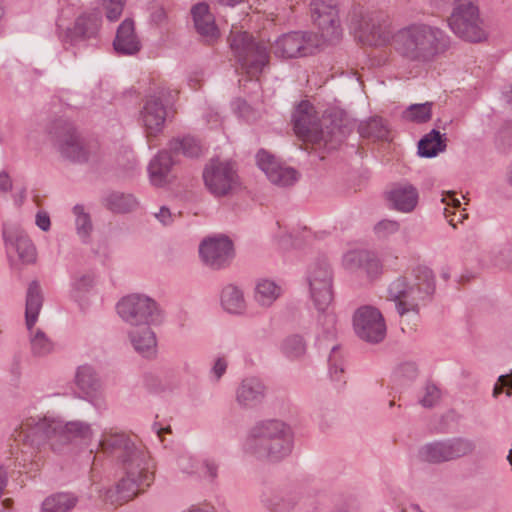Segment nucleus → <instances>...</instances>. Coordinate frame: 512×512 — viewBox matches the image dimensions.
<instances>
[{
	"mask_svg": "<svg viewBox=\"0 0 512 512\" xmlns=\"http://www.w3.org/2000/svg\"><path fill=\"white\" fill-rule=\"evenodd\" d=\"M100 451L113 458L124 472L116 485L117 501L124 503L142 493L154 481L155 465L149 452L122 432L105 431L99 440Z\"/></svg>",
	"mask_w": 512,
	"mask_h": 512,
	"instance_id": "nucleus-1",
	"label": "nucleus"
},
{
	"mask_svg": "<svg viewBox=\"0 0 512 512\" xmlns=\"http://www.w3.org/2000/svg\"><path fill=\"white\" fill-rule=\"evenodd\" d=\"M395 50L405 59L429 63L445 53L450 37L439 27L422 22L409 24L393 36Z\"/></svg>",
	"mask_w": 512,
	"mask_h": 512,
	"instance_id": "nucleus-2",
	"label": "nucleus"
},
{
	"mask_svg": "<svg viewBox=\"0 0 512 512\" xmlns=\"http://www.w3.org/2000/svg\"><path fill=\"white\" fill-rule=\"evenodd\" d=\"M20 436L32 445L39 446L46 441L56 451L74 439L89 440L92 437L91 425L83 421L63 423L52 417H30L21 424Z\"/></svg>",
	"mask_w": 512,
	"mask_h": 512,
	"instance_id": "nucleus-3",
	"label": "nucleus"
},
{
	"mask_svg": "<svg viewBox=\"0 0 512 512\" xmlns=\"http://www.w3.org/2000/svg\"><path fill=\"white\" fill-rule=\"evenodd\" d=\"M292 448V431L280 420L261 421L254 425L243 446L246 454L259 460L273 462L288 456Z\"/></svg>",
	"mask_w": 512,
	"mask_h": 512,
	"instance_id": "nucleus-4",
	"label": "nucleus"
},
{
	"mask_svg": "<svg viewBox=\"0 0 512 512\" xmlns=\"http://www.w3.org/2000/svg\"><path fill=\"white\" fill-rule=\"evenodd\" d=\"M295 133L304 140L334 149L346 137V128L328 117L318 119L314 107L302 101L293 113Z\"/></svg>",
	"mask_w": 512,
	"mask_h": 512,
	"instance_id": "nucleus-5",
	"label": "nucleus"
},
{
	"mask_svg": "<svg viewBox=\"0 0 512 512\" xmlns=\"http://www.w3.org/2000/svg\"><path fill=\"white\" fill-rule=\"evenodd\" d=\"M435 290V281L432 271L427 267H417L413 275L399 277L394 280L388 289L391 300L396 304L400 316L406 313L419 312L420 302L430 296Z\"/></svg>",
	"mask_w": 512,
	"mask_h": 512,
	"instance_id": "nucleus-6",
	"label": "nucleus"
},
{
	"mask_svg": "<svg viewBox=\"0 0 512 512\" xmlns=\"http://www.w3.org/2000/svg\"><path fill=\"white\" fill-rule=\"evenodd\" d=\"M229 43L241 67L251 76L260 74L269 63L267 45L245 31L231 30Z\"/></svg>",
	"mask_w": 512,
	"mask_h": 512,
	"instance_id": "nucleus-7",
	"label": "nucleus"
},
{
	"mask_svg": "<svg viewBox=\"0 0 512 512\" xmlns=\"http://www.w3.org/2000/svg\"><path fill=\"white\" fill-rule=\"evenodd\" d=\"M202 177L205 188L216 198L232 196L241 186L236 164L230 160H209Z\"/></svg>",
	"mask_w": 512,
	"mask_h": 512,
	"instance_id": "nucleus-8",
	"label": "nucleus"
},
{
	"mask_svg": "<svg viewBox=\"0 0 512 512\" xmlns=\"http://www.w3.org/2000/svg\"><path fill=\"white\" fill-rule=\"evenodd\" d=\"M350 26L358 33L362 43L371 46L385 45L392 36L389 17L383 12L354 10L350 18Z\"/></svg>",
	"mask_w": 512,
	"mask_h": 512,
	"instance_id": "nucleus-9",
	"label": "nucleus"
},
{
	"mask_svg": "<svg viewBox=\"0 0 512 512\" xmlns=\"http://www.w3.org/2000/svg\"><path fill=\"white\" fill-rule=\"evenodd\" d=\"M475 449L476 444L472 439L452 437L423 445L419 450V458L427 463L441 464L469 456Z\"/></svg>",
	"mask_w": 512,
	"mask_h": 512,
	"instance_id": "nucleus-10",
	"label": "nucleus"
},
{
	"mask_svg": "<svg viewBox=\"0 0 512 512\" xmlns=\"http://www.w3.org/2000/svg\"><path fill=\"white\" fill-rule=\"evenodd\" d=\"M306 281L315 307L324 313L333 300V271L326 258H318L310 263Z\"/></svg>",
	"mask_w": 512,
	"mask_h": 512,
	"instance_id": "nucleus-11",
	"label": "nucleus"
},
{
	"mask_svg": "<svg viewBox=\"0 0 512 512\" xmlns=\"http://www.w3.org/2000/svg\"><path fill=\"white\" fill-rule=\"evenodd\" d=\"M117 312L124 322L136 328L161 321L157 303L152 298L141 294L123 297L117 304Z\"/></svg>",
	"mask_w": 512,
	"mask_h": 512,
	"instance_id": "nucleus-12",
	"label": "nucleus"
},
{
	"mask_svg": "<svg viewBox=\"0 0 512 512\" xmlns=\"http://www.w3.org/2000/svg\"><path fill=\"white\" fill-rule=\"evenodd\" d=\"M478 7L469 0H464L453 8L448 18V25L452 32L469 42H480L486 34L482 26Z\"/></svg>",
	"mask_w": 512,
	"mask_h": 512,
	"instance_id": "nucleus-13",
	"label": "nucleus"
},
{
	"mask_svg": "<svg viewBox=\"0 0 512 512\" xmlns=\"http://www.w3.org/2000/svg\"><path fill=\"white\" fill-rule=\"evenodd\" d=\"M50 134L54 137L57 150L63 158L75 163H84L88 160L89 152L85 143L71 122L64 119L56 120Z\"/></svg>",
	"mask_w": 512,
	"mask_h": 512,
	"instance_id": "nucleus-14",
	"label": "nucleus"
},
{
	"mask_svg": "<svg viewBox=\"0 0 512 512\" xmlns=\"http://www.w3.org/2000/svg\"><path fill=\"white\" fill-rule=\"evenodd\" d=\"M318 44L317 36L311 32H290L278 37L272 49L276 57L291 59L312 54Z\"/></svg>",
	"mask_w": 512,
	"mask_h": 512,
	"instance_id": "nucleus-15",
	"label": "nucleus"
},
{
	"mask_svg": "<svg viewBox=\"0 0 512 512\" xmlns=\"http://www.w3.org/2000/svg\"><path fill=\"white\" fill-rule=\"evenodd\" d=\"M356 335L363 341L376 344L386 336V324L381 312L372 306L358 308L353 317Z\"/></svg>",
	"mask_w": 512,
	"mask_h": 512,
	"instance_id": "nucleus-16",
	"label": "nucleus"
},
{
	"mask_svg": "<svg viewBox=\"0 0 512 512\" xmlns=\"http://www.w3.org/2000/svg\"><path fill=\"white\" fill-rule=\"evenodd\" d=\"M166 90L160 89L148 95L140 110V122L145 129L148 141L159 135L164 128L167 118V105L164 103Z\"/></svg>",
	"mask_w": 512,
	"mask_h": 512,
	"instance_id": "nucleus-17",
	"label": "nucleus"
},
{
	"mask_svg": "<svg viewBox=\"0 0 512 512\" xmlns=\"http://www.w3.org/2000/svg\"><path fill=\"white\" fill-rule=\"evenodd\" d=\"M311 17L321 31L325 41L337 40L341 35L339 13L336 0H312Z\"/></svg>",
	"mask_w": 512,
	"mask_h": 512,
	"instance_id": "nucleus-18",
	"label": "nucleus"
},
{
	"mask_svg": "<svg viewBox=\"0 0 512 512\" xmlns=\"http://www.w3.org/2000/svg\"><path fill=\"white\" fill-rule=\"evenodd\" d=\"M199 254L205 265L212 269H221L234 256L233 244L227 237L209 238L200 244Z\"/></svg>",
	"mask_w": 512,
	"mask_h": 512,
	"instance_id": "nucleus-19",
	"label": "nucleus"
},
{
	"mask_svg": "<svg viewBox=\"0 0 512 512\" xmlns=\"http://www.w3.org/2000/svg\"><path fill=\"white\" fill-rule=\"evenodd\" d=\"M259 168L266 174L271 183L286 187L293 185L298 179L295 169L282 165L272 154L260 150L256 155Z\"/></svg>",
	"mask_w": 512,
	"mask_h": 512,
	"instance_id": "nucleus-20",
	"label": "nucleus"
},
{
	"mask_svg": "<svg viewBox=\"0 0 512 512\" xmlns=\"http://www.w3.org/2000/svg\"><path fill=\"white\" fill-rule=\"evenodd\" d=\"M101 25V15L98 11L80 15L73 25L67 28L60 38L64 44L76 46L79 43L96 37Z\"/></svg>",
	"mask_w": 512,
	"mask_h": 512,
	"instance_id": "nucleus-21",
	"label": "nucleus"
},
{
	"mask_svg": "<svg viewBox=\"0 0 512 512\" xmlns=\"http://www.w3.org/2000/svg\"><path fill=\"white\" fill-rule=\"evenodd\" d=\"M343 264L346 269L363 272L369 278L378 276L382 271V264L376 254L367 250L349 251L344 255Z\"/></svg>",
	"mask_w": 512,
	"mask_h": 512,
	"instance_id": "nucleus-22",
	"label": "nucleus"
},
{
	"mask_svg": "<svg viewBox=\"0 0 512 512\" xmlns=\"http://www.w3.org/2000/svg\"><path fill=\"white\" fill-rule=\"evenodd\" d=\"M113 46L117 54L132 56L141 50V41L135 33L134 21L125 19L118 27Z\"/></svg>",
	"mask_w": 512,
	"mask_h": 512,
	"instance_id": "nucleus-23",
	"label": "nucleus"
},
{
	"mask_svg": "<svg viewBox=\"0 0 512 512\" xmlns=\"http://www.w3.org/2000/svg\"><path fill=\"white\" fill-rule=\"evenodd\" d=\"M266 387L256 377H247L241 381L236 390V401L244 408H254L265 398Z\"/></svg>",
	"mask_w": 512,
	"mask_h": 512,
	"instance_id": "nucleus-24",
	"label": "nucleus"
},
{
	"mask_svg": "<svg viewBox=\"0 0 512 512\" xmlns=\"http://www.w3.org/2000/svg\"><path fill=\"white\" fill-rule=\"evenodd\" d=\"M388 200L395 210L410 213L418 204L419 193L412 184H397L388 192Z\"/></svg>",
	"mask_w": 512,
	"mask_h": 512,
	"instance_id": "nucleus-25",
	"label": "nucleus"
},
{
	"mask_svg": "<svg viewBox=\"0 0 512 512\" xmlns=\"http://www.w3.org/2000/svg\"><path fill=\"white\" fill-rule=\"evenodd\" d=\"M129 339L134 350L144 358L157 355V339L150 326H141L129 332Z\"/></svg>",
	"mask_w": 512,
	"mask_h": 512,
	"instance_id": "nucleus-26",
	"label": "nucleus"
},
{
	"mask_svg": "<svg viewBox=\"0 0 512 512\" xmlns=\"http://www.w3.org/2000/svg\"><path fill=\"white\" fill-rule=\"evenodd\" d=\"M191 14L197 32L207 41H212L219 36L215 18L209 11V6L206 3L194 5L191 9Z\"/></svg>",
	"mask_w": 512,
	"mask_h": 512,
	"instance_id": "nucleus-27",
	"label": "nucleus"
},
{
	"mask_svg": "<svg viewBox=\"0 0 512 512\" xmlns=\"http://www.w3.org/2000/svg\"><path fill=\"white\" fill-rule=\"evenodd\" d=\"M174 162L167 151H160L149 163L148 173L153 185L162 187L170 182Z\"/></svg>",
	"mask_w": 512,
	"mask_h": 512,
	"instance_id": "nucleus-28",
	"label": "nucleus"
},
{
	"mask_svg": "<svg viewBox=\"0 0 512 512\" xmlns=\"http://www.w3.org/2000/svg\"><path fill=\"white\" fill-rule=\"evenodd\" d=\"M6 245L13 247L19 259L26 264L34 263L36 260V248L30 238L23 232L10 233L3 231Z\"/></svg>",
	"mask_w": 512,
	"mask_h": 512,
	"instance_id": "nucleus-29",
	"label": "nucleus"
},
{
	"mask_svg": "<svg viewBox=\"0 0 512 512\" xmlns=\"http://www.w3.org/2000/svg\"><path fill=\"white\" fill-rule=\"evenodd\" d=\"M43 305L42 290L37 281H32L27 289L25 320L28 330H31L37 322L38 315Z\"/></svg>",
	"mask_w": 512,
	"mask_h": 512,
	"instance_id": "nucleus-30",
	"label": "nucleus"
},
{
	"mask_svg": "<svg viewBox=\"0 0 512 512\" xmlns=\"http://www.w3.org/2000/svg\"><path fill=\"white\" fill-rule=\"evenodd\" d=\"M76 386L86 395L91 396L101 389V381L95 369L88 365H81L75 374Z\"/></svg>",
	"mask_w": 512,
	"mask_h": 512,
	"instance_id": "nucleus-31",
	"label": "nucleus"
},
{
	"mask_svg": "<svg viewBox=\"0 0 512 512\" xmlns=\"http://www.w3.org/2000/svg\"><path fill=\"white\" fill-rule=\"evenodd\" d=\"M77 502V496L72 493H54L43 500L41 512H70Z\"/></svg>",
	"mask_w": 512,
	"mask_h": 512,
	"instance_id": "nucleus-32",
	"label": "nucleus"
},
{
	"mask_svg": "<svg viewBox=\"0 0 512 512\" xmlns=\"http://www.w3.org/2000/svg\"><path fill=\"white\" fill-rule=\"evenodd\" d=\"M221 305L230 314H243L246 310V301L241 289L234 285H227L221 293Z\"/></svg>",
	"mask_w": 512,
	"mask_h": 512,
	"instance_id": "nucleus-33",
	"label": "nucleus"
},
{
	"mask_svg": "<svg viewBox=\"0 0 512 512\" xmlns=\"http://www.w3.org/2000/svg\"><path fill=\"white\" fill-rule=\"evenodd\" d=\"M300 494L296 490H282L266 500V506L273 512H290L298 504Z\"/></svg>",
	"mask_w": 512,
	"mask_h": 512,
	"instance_id": "nucleus-34",
	"label": "nucleus"
},
{
	"mask_svg": "<svg viewBox=\"0 0 512 512\" xmlns=\"http://www.w3.org/2000/svg\"><path fill=\"white\" fill-rule=\"evenodd\" d=\"M282 289L274 281L261 279L255 286L254 299L262 307H270L281 295Z\"/></svg>",
	"mask_w": 512,
	"mask_h": 512,
	"instance_id": "nucleus-35",
	"label": "nucleus"
},
{
	"mask_svg": "<svg viewBox=\"0 0 512 512\" xmlns=\"http://www.w3.org/2000/svg\"><path fill=\"white\" fill-rule=\"evenodd\" d=\"M445 149V139H443V135L436 129H432L418 143V154L425 158L435 157L439 152H443Z\"/></svg>",
	"mask_w": 512,
	"mask_h": 512,
	"instance_id": "nucleus-36",
	"label": "nucleus"
},
{
	"mask_svg": "<svg viewBox=\"0 0 512 512\" xmlns=\"http://www.w3.org/2000/svg\"><path fill=\"white\" fill-rule=\"evenodd\" d=\"M358 131L361 137L373 140H388L390 134L387 123L381 117H372L362 122Z\"/></svg>",
	"mask_w": 512,
	"mask_h": 512,
	"instance_id": "nucleus-37",
	"label": "nucleus"
},
{
	"mask_svg": "<svg viewBox=\"0 0 512 512\" xmlns=\"http://www.w3.org/2000/svg\"><path fill=\"white\" fill-rule=\"evenodd\" d=\"M280 350L288 359L300 360L306 354L307 345L303 336L299 334H291L282 340Z\"/></svg>",
	"mask_w": 512,
	"mask_h": 512,
	"instance_id": "nucleus-38",
	"label": "nucleus"
},
{
	"mask_svg": "<svg viewBox=\"0 0 512 512\" xmlns=\"http://www.w3.org/2000/svg\"><path fill=\"white\" fill-rule=\"evenodd\" d=\"M169 150L176 155L182 154L186 157H198L202 153L199 142L193 137L173 139L169 142Z\"/></svg>",
	"mask_w": 512,
	"mask_h": 512,
	"instance_id": "nucleus-39",
	"label": "nucleus"
},
{
	"mask_svg": "<svg viewBox=\"0 0 512 512\" xmlns=\"http://www.w3.org/2000/svg\"><path fill=\"white\" fill-rule=\"evenodd\" d=\"M106 206L113 212L126 213L133 210L136 205V199L130 194L121 192H112L105 198Z\"/></svg>",
	"mask_w": 512,
	"mask_h": 512,
	"instance_id": "nucleus-40",
	"label": "nucleus"
},
{
	"mask_svg": "<svg viewBox=\"0 0 512 512\" xmlns=\"http://www.w3.org/2000/svg\"><path fill=\"white\" fill-rule=\"evenodd\" d=\"M28 331L33 355L45 356L53 351V342L41 329L32 327V329Z\"/></svg>",
	"mask_w": 512,
	"mask_h": 512,
	"instance_id": "nucleus-41",
	"label": "nucleus"
},
{
	"mask_svg": "<svg viewBox=\"0 0 512 512\" xmlns=\"http://www.w3.org/2000/svg\"><path fill=\"white\" fill-rule=\"evenodd\" d=\"M432 102L422 104H411L403 112L402 116L405 120L415 123H425L432 117Z\"/></svg>",
	"mask_w": 512,
	"mask_h": 512,
	"instance_id": "nucleus-42",
	"label": "nucleus"
},
{
	"mask_svg": "<svg viewBox=\"0 0 512 512\" xmlns=\"http://www.w3.org/2000/svg\"><path fill=\"white\" fill-rule=\"evenodd\" d=\"M73 213L76 217L75 225L77 234L82 238L84 242H86L93 229L90 215L85 212V209L82 205L74 206Z\"/></svg>",
	"mask_w": 512,
	"mask_h": 512,
	"instance_id": "nucleus-43",
	"label": "nucleus"
},
{
	"mask_svg": "<svg viewBox=\"0 0 512 512\" xmlns=\"http://www.w3.org/2000/svg\"><path fill=\"white\" fill-rule=\"evenodd\" d=\"M491 264L496 267L512 266V242H506L491 251Z\"/></svg>",
	"mask_w": 512,
	"mask_h": 512,
	"instance_id": "nucleus-44",
	"label": "nucleus"
},
{
	"mask_svg": "<svg viewBox=\"0 0 512 512\" xmlns=\"http://www.w3.org/2000/svg\"><path fill=\"white\" fill-rule=\"evenodd\" d=\"M329 363V374L333 381L342 382L344 381V369L342 366V361L338 357V346L333 345L331 347V353L328 358Z\"/></svg>",
	"mask_w": 512,
	"mask_h": 512,
	"instance_id": "nucleus-45",
	"label": "nucleus"
},
{
	"mask_svg": "<svg viewBox=\"0 0 512 512\" xmlns=\"http://www.w3.org/2000/svg\"><path fill=\"white\" fill-rule=\"evenodd\" d=\"M441 399L440 389L432 383H427L423 390V395L419 399V403L425 408L436 406Z\"/></svg>",
	"mask_w": 512,
	"mask_h": 512,
	"instance_id": "nucleus-46",
	"label": "nucleus"
},
{
	"mask_svg": "<svg viewBox=\"0 0 512 512\" xmlns=\"http://www.w3.org/2000/svg\"><path fill=\"white\" fill-rule=\"evenodd\" d=\"M102 5L106 10V18L114 22L119 19L121 16L124 6L125 0H101Z\"/></svg>",
	"mask_w": 512,
	"mask_h": 512,
	"instance_id": "nucleus-47",
	"label": "nucleus"
},
{
	"mask_svg": "<svg viewBox=\"0 0 512 512\" xmlns=\"http://www.w3.org/2000/svg\"><path fill=\"white\" fill-rule=\"evenodd\" d=\"M200 475L213 482L218 477L219 462L214 458L206 457L199 467Z\"/></svg>",
	"mask_w": 512,
	"mask_h": 512,
	"instance_id": "nucleus-48",
	"label": "nucleus"
},
{
	"mask_svg": "<svg viewBox=\"0 0 512 512\" xmlns=\"http://www.w3.org/2000/svg\"><path fill=\"white\" fill-rule=\"evenodd\" d=\"M177 468L186 474H195L199 471L198 461L190 454H181L176 460Z\"/></svg>",
	"mask_w": 512,
	"mask_h": 512,
	"instance_id": "nucleus-49",
	"label": "nucleus"
},
{
	"mask_svg": "<svg viewBox=\"0 0 512 512\" xmlns=\"http://www.w3.org/2000/svg\"><path fill=\"white\" fill-rule=\"evenodd\" d=\"M399 223L394 220H382L375 226V232L380 237H386L388 235L394 234L399 230Z\"/></svg>",
	"mask_w": 512,
	"mask_h": 512,
	"instance_id": "nucleus-50",
	"label": "nucleus"
},
{
	"mask_svg": "<svg viewBox=\"0 0 512 512\" xmlns=\"http://www.w3.org/2000/svg\"><path fill=\"white\" fill-rule=\"evenodd\" d=\"M319 322L325 326V337L332 339L335 336L336 317L332 313H325L319 318Z\"/></svg>",
	"mask_w": 512,
	"mask_h": 512,
	"instance_id": "nucleus-51",
	"label": "nucleus"
},
{
	"mask_svg": "<svg viewBox=\"0 0 512 512\" xmlns=\"http://www.w3.org/2000/svg\"><path fill=\"white\" fill-rule=\"evenodd\" d=\"M94 284V277L92 274H83L76 277L73 282V287L78 292L88 291Z\"/></svg>",
	"mask_w": 512,
	"mask_h": 512,
	"instance_id": "nucleus-52",
	"label": "nucleus"
},
{
	"mask_svg": "<svg viewBox=\"0 0 512 512\" xmlns=\"http://www.w3.org/2000/svg\"><path fill=\"white\" fill-rule=\"evenodd\" d=\"M504 387L508 388L507 395L510 396V390H512V374L499 376L498 383L495 384L493 389V397H498L503 392Z\"/></svg>",
	"mask_w": 512,
	"mask_h": 512,
	"instance_id": "nucleus-53",
	"label": "nucleus"
},
{
	"mask_svg": "<svg viewBox=\"0 0 512 512\" xmlns=\"http://www.w3.org/2000/svg\"><path fill=\"white\" fill-rule=\"evenodd\" d=\"M228 363L227 360L223 357H219L216 359L212 369H211V375L212 377L218 381L226 372Z\"/></svg>",
	"mask_w": 512,
	"mask_h": 512,
	"instance_id": "nucleus-54",
	"label": "nucleus"
},
{
	"mask_svg": "<svg viewBox=\"0 0 512 512\" xmlns=\"http://www.w3.org/2000/svg\"><path fill=\"white\" fill-rule=\"evenodd\" d=\"M36 225L43 231L50 229V217L46 212H38L36 215Z\"/></svg>",
	"mask_w": 512,
	"mask_h": 512,
	"instance_id": "nucleus-55",
	"label": "nucleus"
},
{
	"mask_svg": "<svg viewBox=\"0 0 512 512\" xmlns=\"http://www.w3.org/2000/svg\"><path fill=\"white\" fill-rule=\"evenodd\" d=\"M431 4L438 9H447L451 6H457L464 0H430Z\"/></svg>",
	"mask_w": 512,
	"mask_h": 512,
	"instance_id": "nucleus-56",
	"label": "nucleus"
},
{
	"mask_svg": "<svg viewBox=\"0 0 512 512\" xmlns=\"http://www.w3.org/2000/svg\"><path fill=\"white\" fill-rule=\"evenodd\" d=\"M155 216L164 225H169L172 222V214L166 207H161Z\"/></svg>",
	"mask_w": 512,
	"mask_h": 512,
	"instance_id": "nucleus-57",
	"label": "nucleus"
},
{
	"mask_svg": "<svg viewBox=\"0 0 512 512\" xmlns=\"http://www.w3.org/2000/svg\"><path fill=\"white\" fill-rule=\"evenodd\" d=\"M12 188V181L9 177V175L2 171L0 172V191L1 192H8Z\"/></svg>",
	"mask_w": 512,
	"mask_h": 512,
	"instance_id": "nucleus-58",
	"label": "nucleus"
},
{
	"mask_svg": "<svg viewBox=\"0 0 512 512\" xmlns=\"http://www.w3.org/2000/svg\"><path fill=\"white\" fill-rule=\"evenodd\" d=\"M442 202L447 206H452L453 208H459L461 202L459 199L455 198L454 194L449 192L444 198H442Z\"/></svg>",
	"mask_w": 512,
	"mask_h": 512,
	"instance_id": "nucleus-59",
	"label": "nucleus"
},
{
	"mask_svg": "<svg viewBox=\"0 0 512 512\" xmlns=\"http://www.w3.org/2000/svg\"><path fill=\"white\" fill-rule=\"evenodd\" d=\"M401 371H403V373H406L411 378H414L417 375V368L412 363H406L402 365Z\"/></svg>",
	"mask_w": 512,
	"mask_h": 512,
	"instance_id": "nucleus-60",
	"label": "nucleus"
},
{
	"mask_svg": "<svg viewBox=\"0 0 512 512\" xmlns=\"http://www.w3.org/2000/svg\"><path fill=\"white\" fill-rule=\"evenodd\" d=\"M8 477H7V471L3 468V466H0V495L2 496L4 489L7 486Z\"/></svg>",
	"mask_w": 512,
	"mask_h": 512,
	"instance_id": "nucleus-61",
	"label": "nucleus"
},
{
	"mask_svg": "<svg viewBox=\"0 0 512 512\" xmlns=\"http://www.w3.org/2000/svg\"><path fill=\"white\" fill-rule=\"evenodd\" d=\"M26 198V188H23L18 194L15 195V202L21 205Z\"/></svg>",
	"mask_w": 512,
	"mask_h": 512,
	"instance_id": "nucleus-62",
	"label": "nucleus"
},
{
	"mask_svg": "<svg viewBox=\"0 0 512 512\" xmlns=\"http://www.w3.org/2000/svg\"><path fill=\"white\" fill-rule=\"evenodd\" d=\"M220 4L225 6H235L240 3L242 0H218Z\"/></svg>",
	"mask_w": 512,
	"mask_h": 512,
	"instance_id": "nucleus-63",
	"label": "nucleus"
},
{
	"mask_svg": "<svg viewBox=\"0 0 512 512\" xmlns=\"http://www.w3.org/2000/svg\"><path fill=\"white\" fill-rule=\"evenodd\" d=\"M506 179L508 184L512 187V164L508 168Z\"/></svg>",
	"mask_w": 512,
	"mask_h": 512,
	"instance_id": "nucleus-64",
	"label": "nucleus"
}]
</instances>
